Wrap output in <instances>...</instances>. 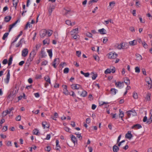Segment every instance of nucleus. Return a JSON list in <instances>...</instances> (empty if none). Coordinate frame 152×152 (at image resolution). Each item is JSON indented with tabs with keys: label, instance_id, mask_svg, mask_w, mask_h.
Returning a JSON list of instances; mask_svg holds the SVG:
<instances>
[{
	"label": "nucleus",
	"instance_id": "nucleus-45",
	"mask_svg": "<svg viewBox=\"0 0 152 152\" xmlns=\"http://www.w3.org/2000/svg\"><path fill=\"white\" fill-rule=\"evenodd\" d=\"M135 72H136L139 73L140 72V70L139 68L138 67H136L135 68Z\"/></svg>",
	"mask_w": 152,
	"mask_h": 152
},
{
	"label": "nucleus",
	"instance_id": "nucleus-63",
	"mask_svg": "<svg viewBox=\"0 0 152 152\" xmlns=\"http://www.w3.org/2000/svg\"><path fill=\"white\" fill-rule=\"evenodd\" d=\"M86 122L87 124H89L91 122L90 119L89 118H86Z\"/></svg>",
	"mask_w": 152,
	"mask_h": 152
},
{
	"label": "nucleus",
	"instance_id": "nucleus-17",
	"mask_svg": "<svg viewBox=\"0 0 152 152\" xmlns=\"http://www.w3.org/2000/svg\"><path fill=\"white\" fill-rule=\"evenodd\" d=\"M142 127V126L141 125L137 124L135 125H133L132 127V129H140Z\"/></svg>",
	"mask_w": 152,
	"mask_h": 152
},
{
	"label": "nucleus",
	"instance_id": "nucleus-36",
	"mask_svg": "<svg viewBox=\"0 0 152 152\" xmlns=\"http://www.w3.org/2000/svg\"><path fill=\"white\" fill-rule=\"evenodd\" d=\"M91 74H93L92 76V78L93 80H95L97 76V75L96 74H94V72H92Z\"/></svg>",
	"mask_w": 152,
	"mask_h": 152
},
{
	"label": "nucleus",
	"instance_id": "nucleus-3",
	"mask_svg": "<svg viewBox=\"0 0 152 152\" xmlns=\"http://www.w3.org/2000/svg\"><path fill=\"white\" fill-rule=\"evenodd\" d=\"M71 87L72 89L74 90H78L79 89L83 90L82 86L78 84H72L71 85Z\"/></svg>",
	"mask_w": 152,
	"mask_h": 152
},
{
	"label": "nucleus",
	"instance_id": "nucleus-51",
	"mask_svg": "<svg viewBox=\"0 0 152 152\" xmlns=\"http://www.w3.org/2000/svg\"><path fill=\"white\" fill-rule=\"evenodd\" d=\"M108 102H102V103L101 104L102 105V106L104 104H105L104 106L105 108H107L108 107V105L107 104H108Z\"/></svg>",
	"mask_w": 152,
	"mask_h": 152
},
{
	"label": "nucleus",
	"instance_id": "nucleus-55",
	"mask_svg": "<svg viewBox=\"0 0 152 152\" xmlns=\"http://www.w3.org/2000/svg\"><path fill=\"white\" fill-rule=\"evenodd\" d=\"M45 150L49 152L50 150V147L49 146H47L45 148Z\"/></svg>",
	"mask_w": 152,
	"mask_h": 152
},
{
	"label": "nucleus",
	"instance_id": "nucleus-5",
	"mask_svg": "<svg viewBox=\"0 0 152 152\" xmlns=\"http://www.w3.org/2000/svg\"><path fill=\"white\" fill-rule=\"evenodd\" d=\"M34 57L32 55L29 54V58H28L26 62V64L28 66H29L30 65L31 62L33 60Z\"/></svg>",
	"mask_w": 152,
	"mask_h": 152
},
{
	"label": "nucleus",
	"instance_id": "nucleus-26",
	"mask_svg": "<svg viewBox=\"0 0 152 152\" xmlns=\"http://www.w3.org/2000/svg\"><path fill=\"white\" fill-rule=\"evenodd\" d=\"M119 148L118 146L116 145H114L113 147V150L114 152H117L119 150Z\"/></svg>",
	"mask_w": 152,
	"mask_h": 152
},
{
	"label": "nucleus",
	"instance_id": "nucleus-13",
	"mask_svg": "<svg viewBox=\"0 0 152 152\" xmlns=\"http://www.w3.org/2000/svg\"><path fill=\"white\" fill-rule=\"evenodd\" d=\"M20 21V19H19L17 20L15 23L12 24L10 25L9 28V31H10L13 27L15 26L18 22H19Z\"/></svg>",
	"mask_w": 152,
	"mask_h": 152
},
{
	"label": "nucleus",
	"instance_id": "nucleus-37",
	"mask_svg": "<svg viewBox=\"0 0 152 152\" xmlns=\"http://www.w3.org/2000/svg\"><path fill=\"white\" fill-rule=\"evenodd\" d=\"M9 35V33L8 32L5 33L2 39L4 40H5V39Z\"/></svg>",
	"mask_w": 152,
	"mask_h": 152
},
{
	"label": "nucleus",
	"instance_id": "nucleus-10",
	"mask_svg": "<svg viewBox=\"0 0 152 152\" xmlns=\"http://www.w3.org/2000/svg\"><path fill=\"white\" fill-rule=\"evenodd\" d=\"M78 28H76L75 29H73L70 31L71 35L73 34H77L78 33Z\"/></svg>",
	"mask_w": 152,
	"mask_h": 152
},
{
	"label": "nucleus",
	"instance_id": "nucleus-50",
	"mask_svg": "<svg viewBox=\"0 0 152 152\" xmlns=\"http://www.w3.org/2000/svg\"><path fill=\"white\" fill-rule=\"evenodd\" d=\"M111 115H112V118H114L115 119H116L118 117L116 113L113 114V113H111Z\"/></svg>",
	"mask_w": 152,
	"mask_h": 152
},
{
	"label": "nucleus",
	"instance_id": "nucleus-48",
	"mask_svg": "<svg viewBox=\"0 0 152 152\" xmlns=\"http://www.w3.org/2000/svg\"><path fill=\"white\" fill-rule=\"evenodd\" d=\"M122 43H120V44L117 45V48L119 49H122Z\"/></svg>",
	"mask_w": 152,
	"mask_h": 152
},
{
	"label": "nucleus",
	"instance_id": "nucleus-29",
	"mask_svg": "<svg viewBox=\"0 0 152 152\" xmlns=\"http://www.w3.org/2000/svg\"><path fill=\"white\" fill-rule=\"evenodd\" d=\"M12 59H13V56L12 55H11L10 56L9 59V61H8V66H10L12 64Z\"/></svg>",
	"mask_w": 152,
	"mask_h": 152
},
{
	"label": "nucleus",
	"instance_id": "nucleus-47",
	"mask_svg": "<svg viewBox=\"0 0 152 152\" xmlns=\"http://www.w3.org/2000/svg\"><path fill=\"white\" fill-rule=\"evenodd\" d=\"M66 24H67L68 25H70V26H72V24L71 23V21L69 20H66Z\"/></svg>",
	"mask_w": 152,
	"mask_h": 152
},
{
	"label": "nucleus",
	"instance_id": "nucleus-39",
	"mask_svg": "<svg viewBox=\"0 0 152 152\" xmlns=\"http://www.w3.org/2000/svg\"><path fill=\"white\" fill-rule=\"evenodd\" d=\"M150 94L148 93L147 94V96L145 97V99L147 101H149L150 100Z\"/></svg>",
	"mask_w": 152,
	"mask_h": 152
},
{
	"label": "nucleus",
	"instance_id": "nucleus-59",
	"mask_svg": "<svg viewBox=\"0 0 152 152\" xmlns=\"http://www.w3.org/2000/svg\"><path fill=\"white\" fill-rule=\"evenodd\" d=\"M142 44L145 48H148V45L145 42H143Z\"/></svg>",
	"mask_w": 152,
	"mask_h": 152
},
{
	"label": "nucleus",
	"instance_id": "nucleus-61",
	"mask_svg": "<svg viewBox=\"0 0 152 152\" xmlns=\"http://www.w3.org/2000/svg\"><path fill=\"white\" fill-rule=\"evenodd\" d=\"M54 35L56 39H58V33L57 32H55L54 34Z\"/></svg>",
	"mask_w": 152,
	"mask_h": 152
},
{
	"label": "nucleus",
	"instance_id": "nucleus-40",
	"mask_svg": "<svg viewBox=\"0 0 152 152\" xmlns=\"http://www.w3.org/2000/svg\"><path fill=\"white\" fill-rule=\"evenodd\" d=\"M6 144L7 146H12V143L11 141H6Z\"/></svg>",
	"mask_w": 152,
	"mask_h": 152
},
{
	"label": "nucleus",
	"instance_id": "nucleus-12",
	"mask_svg": "<svg viewBox=\"0 0 152 152\" xmlns=\"http://www.w3.org/2000/svg\"><path fill=\"white\" fill-rule=\"evenodd\" d=\"M24 42V43H25V41H24V39L22 38L20 39L19 42L16 45V47L18 48L20 46V45H22L23 42Z\"/></svg>",
	"mask_w": 152,
	"mask_h": 152
},
{
	"label": "nucleus",
	"instance_id": "nucleus-42",
	"mask_svg": "<svg viewBox=\"0 0 152 152\" xmlns=\"http://www.w3.org/2000/svg\"><path fill=\"white\" fill-rule=\"evenodd\" d=\"M69 68H65L63 71V72L65 74H67L69 72Z\"/></svg>",
	"mask_w": 152,
	"mask_h": 152
},
{
	"label": "nucleus",
	"instance_id": "nucleus-23",
	"mask_svg": "<svg viewBox=\"0 0 152 152\" xmlns=\"http://www.w3.org/2000/svg\"><path fill=\"white\" fill-rule=\"evenodd\" d=\"M129 43L130 45L134 46L137 44V41L136 40H134L132 41L129 42Z\"/></svg>",
	"mask_w": 152,
	"mask_h": 152
},
{
	"label": "nucleus",
	"instance_id": "nucleus-30",
	"mask_svg": "<svg viewBox=\"0 0 152 152\" xmlns=\"http://www.w3.org/2000/svg\"><path fill=\"white\" fill-rule=\"evenodd\" d=\"M53 33V31L50 30H46V34H47L48 37L51 35Z\"/></svg>",
	"mask_w": 152,
	"mask_h": 152
},
{
	"label": "nucleus",
	"instance_id": "nucleus-54",
	"mask_svg": "<svg viewBox=\"0 0 152 152\" xmlns=\"http://www.w3.org/2000/svg\"><path fill=\"white\" fill-rule=\"evenodd\" d=\"M48 39H45L43 41V44L44 45L45 44H48L49 43Z\"/></svg>",
	"mask_w": 152,
	"mask_h": 152
},
{
	"label": "nucleus",
	"instance_id": "nucleus-18",
	"mask_svg": "<svg viewBox=\"0 0 152 152\" xmlns=\"http://www.w3.org/2000/svg\"><path fill=\"white\" fill-rule=\"evenodd\" d=\"M119 111L120 113L119 115V117L120 118H121V120L123 121V118L124 115V113L122 111H121V109H119Z\"/></svg>",
	"mask_w": 152,
	"mask_h": 152
},
{
	"label": "nucleus",
	"instance_id": "nucleus-31",
	"mask_svg": "<svg viewBox=\"0 0 152 152\" xmlns=\"http://www.w3.org/2000/svg\"><path fill=\"white\" fill-rule=\"evenodd\" d=\"M47 52L48 54V55L50 58H51L52 56V49L48 50H47Z\"/></svg>",
	"mask_w": 152,
	"mask_h": 152
},
{
	"label": "nucleus",
	"instance_id": "nucleus-24",
	"mask_svg": "<svg viewBox=\"0 0 152 152\" xmlns=\"http://www.w3.org/2000/svg\"><path fill=\"white\" fill-rule=\"evenodd\" d=\"M71 139L72 141L73 142V143L75 144V143L77 142V140L76 137L72 135L71 137Z\"/></svg>",
	"mask_w": 152,
	"mask_h": 152
},
{
	"label": "nucleus",
	"instance_id": "nucleus-25",
	"mask_svg": "<svg viewBox=\"0 0 152 152\" xmlns=\"http://www.w3.org/2000/svg\"><path fill=\"white\" fill-rule=\"evenodd\" d=\"M123 83L124 82L121 83V82H118V83L116 82L115 85L116 87L121 88Z\"/></svg>",
	"mask_w": 152,
	"mask_h": 152
},
{
	"label": "nucleus",
	"instance_id": "nucleus-6",
	"mask_svg": "<svg viewBox=\"0 0 152 152\" xmlns=\"http://www.w3.org/2000/svg\"><path fill=\"white\" fill-rule=\"evenodd\" d=\"M28 51L27 48L24 49L22 51V56L23 57H26L28 55Z\"/></svg>",
	"mask_w": 152,
	"mask_h": 152
},
{
	"label": "nucleus",
	"instance_id": "nucleus-15",
	"mask_svg": "<svg viewBox=\"0 0 152 152\" xmlns=\"http://www.w3.org/2000/svg\"><path fill=\"white\" fill-rule=\"evenodd\" d=\"M62 87H63V93H64L66 95H67L68 94V92L67 89V86L66 85H63Z\"/></svg>",
	"mask_w": 152,
	"mask_h": 152
},
{
	"label": "nucleus",
	"instance_id": "nucleus-34",
	"mask_svg": "<svg viewBox=\"0 0 152 152\" xmlns=\"http://www.w3.org/2000/svg\"><path fill=\"white\" fill-rule=\"evenodd\" d=\"M124 83L127 86L129 85L130 84V80L127 77L126 78V79L124 80Z\"/></svg>",
	"mask_w": 152,
	"mask_h": 152
},
{
	"label": "nucleus",
	"instance_id": "nucleus-4",
	"mask_svg": "<svg viewBox=\"0 0 152 152\" xmlns=\"http://www.w3.org/2000/svg\"><path fill=\"white\" fill-rule=\"evenodd\" d=\"M145 80L146 82L148 84V88L150 89L152 88V82L150 78L149 77H146Z\"/></svg>",
	"mask_w": 152,
	"mask_h": 152
},
{
	"label": "nucleus",
	"instance_id": "nucleus-9",
	"mask_svg": "<svg viewBox=\"0 0 152 152\" xmlns=\"http://www.w3.org/2000/svg\"><path fill=\"white\" fill-rule=\"evenodd\" d=\"M83 90L82 93H80L79 91L78 92V93L82 96L83 97H86L87 95V92L86 91L83 90Z\"/></svg>",
	"mask_w": 152,
	"mask_h": 152
},
{
	"label": "nucleus",
	"instance_id": "nucleus-7",
	"mask_svg": "<svg viewBox=\"0 0 152 152\" xmlns=\"http://www.w3.org/2000/svg\"><path fill=\"white\" fill-rule=\"evenodd\" d=\"M46 35V30L45 29L42 30L40 32V37L43 38Z\"/></svg>",
	"mask_w": 152,
	"mask_h": 152
},
{
	"label": "nucleus",
	"instance_id": "nucleus-35",
	"mask_svg": "<svg viewBox=\"0 0 152 152\" xmlns=\"http://www.w3.org/2000/svg\"><path fill=\"white\" fill-rule=\"evenodd\" d=\"M9 113V110H6L4 111L3 112V113H2L3 116V117L4 116H4H6L7 115V114L8 113Z\"/></svg>",
	"mask_w": 152,
	"mask_h": 152
},
{
	"label": "nucleus",
	"instance_id": "nucleus-8",
	"mask_svg": "<svg viewBox=\"0 0 152 152\" xmlns=\"http://www.w3.org/2000/svg\"><path fill=\"white\" fill-rule=\"evenodd\" d=\"M8 72L6 76V78L4 80V81L6 83H8L10 79V70H7Z\"/></svg>",
	"mask_w": 152,
	"mask_h": 152
},
{
	"label": "nucleus",
	"instance_id": "nucleus-62",
	"mask_svg": "<svg viewBox=\"0 0 152 152\" xmlns=\"http://www.w3.org/2000/svg\"><path fill=\"white\" fill-rule=\"evenodd\" d=\"M56 147H59V148H60V147L59 146V145H58L59 143V141L58 140H56Z\"/></svg>",
	"mask_w": 152,
	"mask_h": 152
},
{
	"label": "nucleus",
	"instance_id": "nucleus-11",
	"mask_svg": "<svg viewBox=\"0 0 152 152\" xmlns=\"http://www.w3.org/2000/svg\"><path fill=\"white\" fill-rule=\"evenodd\" d=\"M59 62V59L58 58H55L54 59L52 65L55 68H56V64H58Z\"/></svg>",
	"mask_w": 152,
	"mask_h": 152
},
{
	"label": "nucleus",
	"instance_id": "nucleus-64",
	"mask_svg": "<svg viewBox=\"0 0 152 152\" xmlns=\"http://www.w3.org/2000/svg\"><path fill=\"white\" fill-rule=\"evenodd\" d=\"M94 59L96 61H99V57L97 56H94Z\"/></svg>",
	"mask_w": 152,
	"mask_h": 152
},
{
	"label": "nucleus",
	"instance_id": "nucleus-56",
	"mask_svg": "<svg viewBox=\"0 0 152 152\" xmlns=\"http://www.w3.org/2000/svg\"><path fill=\"white\" fill-rule=\"evenodd\" d=\"M15 119L17 121H20L21 120V116L18 115L16 118Z\"/></svg>",
	"mask_w": 152,
	"mask_h": 152
},
{
	"label": "nucleus",
	"instance_id": "nucleus-22",
	"mask_svg": "<svg viewBox=\"0 0 152 152\" xmlns=\"http://www.w3.org/2000/svg\"><path fill=\"white\" fill-rule=\"evenodd\" d=\"M98 31L101 34H106V30L104 28L99 29L98 30Z\"/></svg>",
	"mask_w": 152,
	"mask_h": 152
},
{
	"label": "nucleus",
	"instance_id": "nucleus-32",
	"mask_svg": "<svg viewBox=\"0 0 152 152\" xmlns=\"http://www.w3.org/2000/svg\"><path fill=\"white\" fill-rule=\"evenodd\" d=\"M72 36V38L73 39H77V38H78L79 36L77 34H73V35H71Z\"/></svg>",
	"mask_w": 152,
	"mask_h": 152
},
{
	"label": "nucleus",
	"instance_id": "nucleus-49",
	"mask_svg": "<svg viewBox=\"0 0 152 152\" xmlns=\"http://www.w3.org/2000/svg\"><path fill=\"white\" fill-rule=\"evenodd\" d=\"M111 72L110 69H107L104 72L105 74H106L110 73Z\"/></svg>",
	"mask_w": 152,
	"mask_h": 152
},
{
	"label": "nucleus",
	"instance_id": "nucleus-53",
	"mask_svg": "<svg viewBox=\"0 0 152 152\" xmlns=\"http://www.w3.org/2000/svg\"><path fill=\"white\" fill-rule=\"evenodd\" d=\"M77 56L78 57H80L81 54V52L80 51H77L76 52Z\"/></svg>",
	"mask_w": 152,
	"mask_h": 152
},
{
	"label": "nucleus",
	"instance_id": "nucleus-1",
	"mask_svg": "<svg viewBox=\"0 0 152 152\" xmlns=\"http://www.w3.org/2000/svg\"><path fill=\"white\" fill-rule=\"evenodd\" d=\"M40 47V45L38 46L37 44L36 45V46L35 47H34L31 51V53H30V55H32V56L35 57L37 53V51L38 49Z\"/></svg>",
	"mask_w": 152,
	"mask_h": 152
},
{
	"label": "nucleus",
	"instance_id": "nucleus-21",
	"mask_svg": "<svg viewBox=\"0 0 152 152\" xmlns=\"http://www.w3.org/2000/svg\"><path fill=\"white\" fill-rule=\"evenodd\" d=\"M122 49H126L129 47L128 44L127 43L122 42Z\"/></svg>",
	"mask_w": 152,
	"mask_h": 152
},
{
	"label": "nucleus",
	"instance_id": "nucleus-19",
	"mask_svg": "<svg viewBox=\"0 0 152 152\" xmlns=\"http://www.w3.org/2000/svg\"><path fill=\"white\" fill-rule=\"evenodd\" d=\"M12 18V17L10 16H8L4 18V21L6 22H9Z\"/></svg>",
	"mask_w": 152,
	"mask_h": 152
},
{
	"label": "nucleus",
	"instance_id": "nucleus-28",
	"mask_svg": "<svg viewBox=\"0 0 152 152\" xmlns=\"http://www.w3.org/2000/svg\"><path fill=\"white\" fill-rule=\"evenodd\" d=\"M117 90L114 88H112L110 89L111 93L113 95H115Z\"/></svg>",
	"mask_w": 152,
	"mask_h": 152
},
{
	"label": "nucleus",
	"instance_id": "nucleus-52",
	"mask_svg": "<svg viewBox=\"0 0 152 152\" xmlns=\"http://www.w3.org/2000/svg\"><path fill=\"white\" fill-rule=\"evenodd\" d=\"M13 1V6L15 7V8H16V7L17 5L18 2H15V0H12Z\"/></svg>",
	"mask_w": 152,
	"mask_h": 152
},
{
	"label": "nucleus",
	"instance_id": "nucleus-33",
	"mask_svg": "<svg viewBox=\"0 0 152 152\" xmlns=\"http://www.w3.org/2000/svg\"><path fill=\"white\" fill-rule=\"evenodd\" d=\"M136 56L137 60H141L142 59V56L138 54H136Z\"/></svg>",
	"mask_w": 152,
	"mask_h": 152
},
{
	"label": "nucleus",
	"instance_id": "nucleus-2",
	"mask_svg": "<svg viewBox=\"0 0 152 152\" xmlns=\"http://www.w3.org/2000/svg\"><path fill=\"white\" fill-rule=\"evenodd\" d=\"M117 54L114 52H110L108 54V57L109 58L115 59L117 57Z\"/></svg>",
	"mask_w": 152,
	"mask_h": 152
},
{
	"label": "nucleus",
	"instance_id": "nucleus-44",
	"mask_svg": "<svg viewBox=\"0 0 152 152\" xmlns=\"http://www.w3.org/2000/svg\"><path fill=\"white\" fill-rule=\"evenodd\" d=\"M39 130L37 129H34V130H33V131L34 134L37 135H38L39 133Z\"/></svg>",
	"mask_w": 152,
	"mask_h": 152
},
{
	"label": "nucleus",
	"instance_id": "nucleus-38",
	"mask_svg": "<svg viewBox=\"0 0 152 152\" xmlns=\"http://www.w3.org/2000/svg\"><path fill=\"white\" fill-rule=\"evenodd\" d=\"M133 96L134 99H137L138 98V96L137 93L134 92L133 94Z\"/></svg>",
	"mask_w": 152,
	"mask_h": 152
},
{
	"label": "nucleus",
	"instance_id": "nucleus-20",
	"mask_svg": "<svg viewBox=\"0 0 152 152\" xmlns=\"http://www.w3.org/2000/svg\"><path fill=\"white\" fill-rule=\"evenodd\" d=\"M132 112L133 113H135V114H136V113L135 111L134 110H130L127 111L126 112L128 116V117L129 118H130L131 115V113Z\"/></svg>",
	"mask_w": 152,
	"mask_h": 152
},
{
	"label": "nucleus",
	"instance_id": "nucleus-16",
	"mask_svg": "<svg viewBox=\"0 0 152 152\" xmlns=\"http://www.w3.org/2000/svg\"><path fill=\"white\" fill-rule=\"evenodd\" d=\"M132 137V135L131 134L130 131H128L125 135V138L129 139H131Z\"/></svg>",
	"mask_w": 152,
	"mask_h": 152
},
{
	"label": "nucleus",
	"instance_id": "nucleus-41",
	"mask_svg": "<svg viewBox=\"0 0 152 152\" xmlns=\"http://www.w3.org/2000/svg\"><path fill=\"white\" fill-rule=\"evenodd\" d=\"M115 1H113L110 2L109 3V6L112 7H113L115 6Z\"/></svg>",
	"mask_w": 152,
	"mask_h": 152
},
{
	"label": "nucleus",
	"instance_id": "nucleus-46",
	"mask_svg": "<svg viewBox=\"0 0 152 152\" xmlns=\"http://www.w3.org/2000/svg\"><path fill=\"white\" fill-rule=\"evenodd\" d=\"M86 35L89 37L91 38L92 35L91 33L87 32L86 33Z\"/></svg>",
	"mask_w": 152,
	"mask_h": 152
},
{
	"label": "nucleus",
	"instance_id": "nucleus-27",
	"mask_svg": "<svg viewBox=\"0 0 152 152\" xmlns=\"http://www.w3.org/2000/svg\"><path fill=\"white\" fill-rule=\"evenodd\" d=\"M45 80L47 83L51 84L50 79L49 76H46L44 77Z\"/></svg>",
	"mask_w": 152,
	"mask_h": 152
},
{
	"label": "nucleus",
	"instance_id": "nucleus-60",
	"mask_svg": "<svg viewBox=\"0 0 152 152\" xmlns=\"http://www.w3.org/2000/svg\"><path fill=\"white\" fill-rule=\"evenodd\" d=\"M7 129V126H4L2 129V130L3 132H5L6 131Z\"/></svg>",
	"mask_w": 152,
	"mask_h": 152
},
{
	"label": "nucleus",
	"instance_id": "nucleus-58",
	"mask_svg": "<svg viewBox=\"0 0 152 152\" xmlns=\"http://www.w3.org/2000/svg\"><path fill=\"white\" fill-rule=\"evenodd\" d=\"M30 23L29 22H27L26 25L25 27V29H27L28 28V27H30Z\"/></svg>",
	"mask_w": 152,
	"mask_h": 152
},
{
	"label": "nucleus",
	"instance_id": "nucleus-57",
	"mask_svg": "<svg viewBox=\"0 0 152 152\" xmlns=\"http://www.w3.org/2000/svg\"><path fill=\"white\" fill-rule=\"evenodd\" d=\"M48 61L46 60H45L43 61L42 63V65H46L48 64Z\"/></svg>",
	"mask_w": 152,
	"mask_h": 152
},
{
	"label": "nucleus",
	"instance_id": "nucleus-14",
	"mask_svg": "<svg viewBox=\"0 0 152 152\" xmlns=\"http://www.w3.org/2000/svg\"><path fill=\"white\" fill-rule=\"evenodd\" d=\"M42 125L44 129H45V128H49L50 127L49 125L46 121L43 122L42 123Z\"/></svg>",
	"mask_w": 152,
	"mask_h": 152
},
{
	"label": "nucleus",
	"instance_id": "nucleus-43",
	"mask_svg": "<svg viewBox=\"0 0 152 152\" xmlns=\"http://www.w3.org/2000/svg\"><path fill=\"white\" fill-rule=\"evenodd\" d=\"M104 22H105L106 24H108L109 22L112 23H113V21L111 19L108 20H105Z\"/></svg>",
	"mask_w": 152,
	"mask_h": 152
}]
</instances>
